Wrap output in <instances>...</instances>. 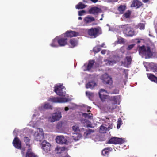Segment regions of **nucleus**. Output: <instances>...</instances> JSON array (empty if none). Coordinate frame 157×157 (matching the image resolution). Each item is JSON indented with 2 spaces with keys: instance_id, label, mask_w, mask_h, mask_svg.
Instances as JSON below:
<instances>
[{
  "instance_id": "nucleus-1",
  "label": "nucleus",
  "mask_w": 157,
  "mask_h": 157,
  "mask_svg": "<svg viewBox=\"0 0 157 157\" xmlns=\"http://www.w3.org/2000/svg\"><path fill=\"white\" fill-rule=\"evenodd\" d=\"M88 34L91 37L95 38L101 33V30L99 28L92 27L87 30Z\"/></svg>"
},
{
  "instance_id": "nucleus-2",
  "label": "nucleus",
  "mask_w": 157,
  "mask_h": 157,
  "mask_svg": "<svg viewBox=\"0 0 157 157\" xmlns=\"http://www.w3.org/2000/svg\"><path fill=\"white\" fill-rule=\"evenodd\" d=\"M48 101L53 103H63L68 101V99L66 98L52 97L48 98Z\"/></svg>"
},
{
  "instance_id": "nucleus-3",
  "label": "nucleus",
  "mask_w": 157,
  "mask_h": 157,
  "mask_svg": "<svg viewBox=\"0 0 157 157\" xmlns=\"http://www.w3.org/2000/svg\"><path fill=\"white\" fill-rule=\"evenodd\" d=\"M62 117L61 112H58L52 114L48 119V121L52 122L59 120Z\"/></svg>"
},
{
  "instance_id": "nucleus-4",
  "label": "nucleus",
  "mask_w": 157,
  "mask_h": 157,
  "mask_svg": "<svg viewBox=\"0 0 157 157\" xmlns=\"http://www.w3.org/2000/svg\"><path fill=\"white\" fill-rule=\"evenodd\" d=\"M101 79L104 84L111 86L113 84L112 78L109 77L107 74L102 75L101 77Z\"/></svg>"
},
{
  "instance_id": "nucleus-5",
  "label": "nucleus",
  "mask_w": 157,
  "mask_h": 157,
  "mask_svg": "<svg viewBox=\"0 0 157 157\" xmlns=\"http://www.w3.org/2000/svg\"><path fill=\"white\" fill-rule=\"evenodd\" d=\"M41 146L42 149L45 153H48L50 151L51 145L49 143L44 140L42 142Z\"/></svg>"
},
{
  "instance_id": "nucleus-6",
  "label": "nucleus",
  "mask_w": 157,
  "mask_h": 157,
  "mask_svg": "<svg viewBox=\"0 0 157 157\" xmlns=\"http://www.w3.org/2000/svg\"><path fill=\"white\" fill-rule=\"evenodd\" d=\"M62 86H58L54 87V91L56 94L60 96H65L66 92L63 91Z\"/></svg>"
},
{
  "instance_id": "nucleus-7",
  "label": "nucleus",
  "mask_w": 157,
  "mask_h": 157,
  "mask_svg": "<svg viewBox=\"0 0 157 157\" xmlns=\"http://www.w3.org/2000/svg\"><path fill=\"white\" fill-rule=\"evenodd\" d=\"M123 143V140L122 138L113 137L109 140L108 142L109 144H121Z\"/></svg>"
},
{
  "instance_id": "nucleus-8",
  "label": "nucleus",
  "mask_w": 157,
  "mask_h": 157,
  "mask_svg": "<svg viewBox=\"0 0 157 157\" xmlns=\"http://www.w3.org/2000/svg\"><path fill=\"white\" fill-rule=\"evenodd\" d=\"M13 144L16 148L21 149V143L18 137H16L14 138L13 141Z\"/></svg>"
},
{
  "instance_id": "nucleus-9",
  "label": "nucleus",
  "mask_w": 157,
  "mask_h": 157,
  "mask_svg": "<svg viewBox=\"0 0 157 157\" xmlns=\"http://www.w3.org/2000/svg\"><path fill=\"white\" fill-rule=\"evenodd\" d=\"M107 93V91L104 89H101L100 90L99 92V95L101 100L103 102L105 101L106 99L107 98L108 96L107 95H105L104 92Z\"/></svg>"
},
{
  "instance_id": "nucleus-10",
  "label": "nucleus",
  "mask_w": 157,
  "mask_h": 157,
  "mask_svg": "<svg viewBox=\"0 0 157 157\" xmlns=\"http://www.w3.org/2000/svg\"><path fill=\"white\" fill-rule=\"evenodd\" d=\"M56 142L61 144H66L67 140L63 136H58L56 139Z\"/></svg>"
},
{
  "instance_id": "nucleus-11",
  "label": "nucleus",
  "mask_w": 157,
  "mask_h": 157,
  "mask_svg": "<svg viewBox=\"0 0 157 157\" xmlns=\"http://www.w3.org/2000/svg\"><path fill=\"white\" fill-rule=\"evenodd\" d=\"M65 35L67 37H71L78 36L79 35V33L78 32L70 30L66 32Z\"/></svg>"
},
{
  "instance_id": "nucleus-12",
  "label": "nucleus",
  "mask_w": 157,
  "mask_h": 157,
  "mask_svg": "<svg viewBox=\"0 0 157 157\" xmlns=\"http://www.w3.org/2000/svg\"><path fill=\"white\" fill-rule=\"evenodd\" d=\"M58 44L60 46H63L68 44L67 39L65 38H58Z\"/></svg>"
},
{
  "instance_id": "nucleus-13",
  "label": "nucleus",
  "mask_w": 157,
  "mask_h": 157,
  "mask_svg": "<svg viewBox=\"0 0 157 157\" xmlns=\"http://www.w3.org/2000/svg\"><path fill=\"white\" fill-rule=\"evenodd\" d=\"M115 104H111L110 102L107 101V103L105 105V107L109 111H111L116 108L117 106Z\"/></svg>"
},
{
  "instance_id": "nucleus-14",
  "label": "nucleus",
  "mask_w": 157,
  "mask_h": 157,
  "mask_svg": "<svg viewBox=\"0 0 157 157\" xmlns=\"http://www.w3.org/2000/svg\"><path fill=\"white\" fill-rule=\"evenodd\" d=\"M118 97V96L109 97L107 101L110 102L111 104L116 105L117 103V99Z\"/></svg>"
},
{
  "instance_id": "nucleus-15",
  "label": "nucleus",
  "mask_w": 157,
  "mask_h": 157,
  "mask_svg": "<svg viewBox=\"0 0 157 157\" xmlns=\"http://www.w3.org/2000/svg\"><path fill=\"white\" fill-rule=\"evenodd\" d=\"M25 157H38V156L33 152L31 148H29L26 152Z\"/></svg>"
},
{
  "instance_id": "nucleus-16",
  "label": "nucleus",
  "mask_w": 157,
  "mask_h": 157,
  "mask_svg": "<svg viewBox=\"0 0 157 157\" xmlns=\"http://www.w3.org/2000/svg\"><path fill=\"white\" fill-rule=\"evenodd\" d=\"M120 28L122 29L123 33L125 34H126L127 33L131 28V27L128 24L121 25L120 26Z\"/></svg>"
},
{
  "instance_id": "nucleus-17",
  "label": "nucleus",
  "mask_w": 157,
  "mask_h": 157,
  "mask_svg": "<svg viewBox=\"0 0 157 157\" xmlns=\"http://www.w3.org/2000/svg\"><path fill=\"white\" fill-rule=\"evenodd\" d=\"M112 151V149L111 147H106L102 150L101 153L104 156L108 157Z\"/></svg>"
},
{
  "instance_id": "nucleus-18",
  "label": "nucleus",
  "mask_w": 157,
  "mask_h": 157,
  "mask_svg": "<svg viewBox=\"0 0 157 157\" xmlns=\"http://www.w3.org/2000/svg\"><path fill=\"white\" fill-rule=\"evenodd\" d=\"M101 11V9L97 7L91 8L89 10V13L90 14H96L98 13Z\"/></svg>"
},
{
  "instance_id": "nucleus-19",
  "label": "nucleus",
  "mask_w": 157,
  "mask_h": 157,
  "mask_svg": "<svg viewBox=\"0 0 157 157\" xmlns=\"http://www.w3.org/2000/svg\"><path fill=\"white\" fill-rule=\"evenodd\" d=\"M83 21L84 23L88 24L94 21L95 19L93 17L88 16L84 18Z\"/></svg>"
},
{
  "instance_id": "nucleus-20",
  "label": "nucleus",
  "mask_w": 157,
  "mask_h": 157,
  "mask_svg": "<svg viewBox=\"0 0 157 157\" xmlns=\"http://www.w3.org/2000/svg\"><path fill=\"white\" fill-rule=\"evenodd\" d=\"M142 2L139 1L138 0H134L133 1V3L131 4V7H135L136 8H139L142 5Z\"/></svg>"
},
{
  "instance_id": "nucleus-21",
  "label": "nucleus",
  "mask_w": 157,
  "mask_h": 157,
  "mask_svg": "<svg viewBox=\"0 0 157 157\" xmlns=\"http://www.w3.org/2000/svg\"><path fill=\"white\" fill-rule=\"evenodd\" d=\"M132 59L131 56H126L125 59L124 65H129L132 63Z\"/></svg>"
},
{
  "instance_id": "nucleus-22",
  "label": "nucleus",
  "mask_w": 157,
  "mask_h": 157,
  "mask_svg": "<svg viewBox=\"0 0 157 157\" xmlns=\"http://www.w3.org/2000/svg\"><path fill=\"white\" fill-rule=\"evenodd\" d=\"M69 43L70 44V47L71 48L74 47L78 44V41L75 38L71 39L69 41Z\"/></svg>"
},
{
  "instance_id": "nucleus-23",
  "label": "nucleus",
  "mask_w": 157,
  "mask_h": 157,
  "mask_svg": "<svg viewBox=\"0 0 157 157\" xmlns=\"http://www.w3.org/2000/svg\"><path fill=\"white\" fill-rule=\"evenodd\" d=\"M96 85V84L94 81H92L89 82L86 84V87L87 89L88 88H93Z\"/></svg>"
},
{
  "instance_id": "nucleus-24",
  "label": "nucleus",
  "mask_w": 157,
  "mask_h": 157,
  "mask_svg": "<svg viewBox=\"0 0 157 157\" xmlns=\"http://www.w3.org/2000/svg\"><path fill=\"white\" fill-rule=\"evenodd\" d=\"M126 9V6L125 5H120L118 7L117 10L121 14L123 13Z\"/></svg>"
},
{
  "instance_id": "nucleus-25",
  "label": "nucleus",
  "mask_w": 157,
  "mask_h": 157,
  "mask_svg": "<svg viewBox=\"0 0 157 157\" xmlns=\"http://www.w3.org/2000/svg\"><path fill=\"white\" fill-rule=\"evenodd\" d=\"M147 50V47L146 48L144 45L142 46H139V53L140 54L144 55L146 53V51Z\"/></svg>"
},
{
  "instance_id": "nucleus-26",
  "label": "nucleus",
  "mask_w": 157,
  "mask_h": 157,
  "mask_svg": "<svg viewBox=\"0 0 157 157\" xmlns=\"http://www.w3.org/2000/svg\"><path fill=\"white\" fill-rule=\"evenodd\" d=\"M147 76L149 79L157 83V77L151 74H147Z\"/></svg>"
},
{
  "instance_id": "nucleus-27",
  "label": "nucleus",
  "mask_w": 157,
  "mask_h": 157,
  "mask_svg": "<svg viewBox=\"0 0 157 157\" xmlns=\"http://www.w3.org/2000/svg\"><path fill=\"white\" fill-rule=\"evenodd\" d=\"M65 147L57 146L55 148V151L57 152V153L60 154L62 153L65 150Z\"/></svg>"
},
{
  "instance_id": "nucleus-28",
  "label": "nucleus",
  "mask_w": 157,
  "mask_h": 157,
  "mask_svg": "<svg viewBox=\"0 0 157 157\" xmlns=\"http://www.w3.org/2000/svg\"><path fill=\"white\" fill-rule=\"evenodd\" d=\"M149 67L151 70L157 74V66L155 65L153 63H151L149 64Z\"/></svg>"
},
{
  "instance_id": "nucleus-29",
  "label": "nucleus",
  "mask_w": 157,
  "mask_h": 157,
  "mask_svg": "<svg viewBox=\"0 0 157 157\" xmlns=\"http://www.w3.org/2000/svg\"><path fill=\"white\" fill-rule=\"evenodd\" d=\"M95 61L94 60H90L89 61L87 67V70L88 71L90 70L92 67Z\"/></svg>"
},
{
  "instance_id": "nucleus-30",
  "label": "nucleus",
  "mask_w": 157,
  "mask_h": 157,
  "mask_svg": "<svg viewBox=\"0 0 157 157\" xmlns=\"http://www.w3.org/2000/svg\"><path fill=\"white\" fill-rule=\"evenodd\" d=\"M144 55H147L149 58L152 56V53L151 51L150 48L149 47L147 46V47L146 53Z\"/></svg>"
},
{
  "instance_id": "nucleus-31",
  "label": "nucleus",
  "mask_w": 157,
  "mask_h": 157,
  "mask_svg": "<svg viewBox=\"0 0 157 157\" xmlns=\"http://www.w3.org/2000/svg\"><path fill=\"white\" fill-rule=\"evenodd\" d=\"M135 34V32L132 28H131L125 34L127 36L132 37Z\"/></svg>"
},
{
  "instance_id": "nucleus-32",
  "label": "nucleus",
  "mask_w": 157,
  "mask_h": 157,
  "mask_svg": "<svg viewBox=\"0 0 157 157\" xmlns=\"http://www.w3.org/2000/svg\"><path fill=\"white\" fill-rule=\"evenodd\" d=\"M86 6V5L83 4L81 2H80L76 6L75 8L78 9H81L84 8Z\"/></svg>"
},
{
  "instance_id": "nucleus-33",
  "label": "nucleus",
  "mask_w": 157,
  "mask_h": 157,
  "mask_svg": "<svg viewBox=\"0 0 157 157\" xmlns=\"http://www.w3.org/2000/svg\"><path fill=\"white\" fill-rule=\"evenodd\" d=\"M24 140L26 144V146H27L29 148H31L30 147V140L29 138L27 137H25L24 138Z\"/></svg>"
},
{
  "instance_id": "nucleus-34",
  "label": "nucleus",
  "mask_w": 157,
  "mask_h": 157,
  "mask_svg": "<svg viewBox=\"0 0 157 157\" xmlns=\"http://www.w3.org/2000/svg\"><path fill=\"white\" fill-rule=\"evenodd\" d=\"M57 43H58V38H56L53 40L52 43L50 44V45L52 47H57L58 46Z\"/></svg>"
},
{
  "instance_id": "nucleus-35",
  "label": "nucleus",
  "mask_w": 157,
  "mask_h": 157,
  "mask_svg": "<svg viewBox=\"0 0 157 157\" xmlns=\"http://www.w3.org/2000/svg\"><path fill=\"white\" fill-rule=\"evenodd\" d=\"M43 139V136L41 134L38 133L36 136L35 140L37 141L40 142Z\"/></svg>"
},
{
  "instance_id": "nucleus-36",
  "label": "nucleus",
  "mask_w": 157,
  "mask_h": 157,
  "mask_svg": "<svg viewBox=\"0 0 157 157\" xmlns=\"http://www.w3.org/2000/svg\"><path fill=\"white\" fill-rule=\"evenodd\" d=\"M131 14L130 10H127L124 14L123 16L126 18H129Z\"/></svg>"
},
{
  "instance_id": "nucleus-37",
  "label": "nucleus",
  "mask_w": 157,
  "mask_h": 157,
  "mask_svg": "<svg viewBox=\"0 0 157 157\" xmlns=\"http://www.w3.org/2000/svg\"><path fill=\"white\" fill-rule=\"evenodd\" d=\"M43 109H52V106L49 103H47L42 106Z\"/></svg>"
},
{
  "instance_id": "nucleus-38",
  "label": "nucleus",
  "mask_w": 157,
  "mask_h": 157,
  "mask_svg": "<svg viewBox=\"0 0 157 157\" xmlns=\"http://www.w3.org/2000/svg\"><path fill=\"white\" fill-rule=\"evenodd\" d=\"M117 42L118 44H124L125 42V39L121 37L118 38Z\"/></svg>"
},
{
  "instance_id": "nucleus-39",
  "label": "nucleus",
  "mask_w": 157,
  "mask_h": 157,
  "mask_svg": "<svg viewBox=\"0 0 157 157\" xmlns=\"http://www.w3.org/2000/svg\"><path fill=\"white\" fill-rule=\"evenodd\" d=\"M103 46H97L95 47L93 49V51L95 53H97L100 51L101 49V48Z\"/></svg>"
},
{
  "instance_id": "nucleus-40",
  "label": "nucleus",
  "mask_w": 157,
  "mask_h": 157,
  "mask_svg": "<svg viewBox=\"0 0 157 157\" xmlns=\"http://www.w3.org/2000/svg\"><path fill=\"white\" fill-rule=\"evenodd\" d=\"M107 128L101 125L100 127L99 131L101 133H104L106 131Z\"/></svg>"
},
{
  "instance_id": "nucleus-41",
  "label": "nucleus",
  "mask_w": 157,
  "mask_h": 157,
  "mask_svg": "<svg viewBox=\"0 0 157 157\" xmlns=\"http://www.w3.org/2000/svg\"><path fill=\"white\" fill-rule=\"evenodd\" d=\"M73 130L75 132H77L79 131V127L76 125L72 127Z\"/></svg>"
},
{
  "instance_id": "nucleus-42",
  "label": "nucleus",
  "mask_w": 157,
  "mask_h": 157,
  "mask_svg": "<svg viewBox=\"0 0 157 157\" xmlns=\"http://www.w3.org/2000/svg\"><path fill=\"white\" fill-rule=\"evenodd\" d=\"M122 121L121 118L118 119L117 123V128L119 129L120 128L121 125L122 124Z\"/></svg>"
},
{
  "instance_id": "nucleus-43",
  "label": "nucleus",
  "mask_w": 157,
  "mask_h": 157,
  "mask_svg": "<svg viewBox=\"0 0 157 157\" xmlns=\"http://www.w3.org/2000/svg\"><path fill=\"white\" fill-rule=\"evenodd\" d=\"M62 126V123L61 122H59L57 124L56 127V128L58 129H60Z\"/></svg>"
},
{
  "instance_id": "nucleus-44",
  "label": "nucleus",
  "mask_w": 157,
  "mask_h": 157,
  "mask_svg": "<svg viewBox=\"0 0 157 157\" xmlns=\"http://www.w3.org/2000/svg\"><path fill=\"white\" fill-rule=\"evenodd\" d=\"M138 28L140 30H144V29L145 25L143 23H140L138 25Z\"/></svg>"
},
{
  "instance_id": "nucleus-45",
  "label": "nucleus",
  "mask_w": 157,
  "mask_h": 157,
  "mask_svg": "<svg viewBox=\"0 0 157 157\" xmlns=\"http://www.w3.org/2000/svg\"><path fill=\"white\" fill-rule=\"evenodd\" d=\"M86 95L89 98L93 97L94 96L93 93L90 92L86 91Z\"/></svg>"
},
{
  "instance_id": "nucleus-46",
  "label": "nucleus",
  "mask_w": 157,
  "mask_h": 157,
  "mask_svg": "<svg viewBox=\"0 0 157 157\" xmlns=\"http://www.w3.org/2000/svg\"><path fill=\"white\" fill-rule=\"evenodd\" d=\"M86 12V11L84 10L79 11L78 12V15L82 16L84 15V14Z\"/></svg>"
},
{
  "instance_id": "nucleus-47",
  "label": "nucleus",
  "mask_w": 157,
  "mask_h": 157,
  "mask_svg": "<svg viewBox=\"0 0 157 157\" xmlns=\"http://www.w3.org/2000/svg\"><path fill=\"white\" fill-rule=\"evenodd\" d=\"M135 44H132L131 45H130L128 46L127 48V49L128 50H129L131 49H132L133 47L135 46Z\"/></svg>"
},
{
  "instance_id": "nucleus-48",
  "label": "nucleus",
  "mask_w": 157,
  "mask_h": 157,
  "mask_svg": "<svg viewBox=\"0 0 157 157\" xmlns=\"http://www.w3.org/2000/svg\"><path fill=\"white\" fill-rule=\"evenodd\" d=\"M86 134L87 135L90 134L91 133H93L94 132V130H92L91 129H89L87 130L86 131Z\"/></svg>"
},
{
  "instance_id": "nucleus-49",
  "label": "nucleus",
  "mask_w": 157,
  "mask_h": 157,
  "mask_svg": "<svg viewBox=\"0 0 157 157\" xmlns=\"http://www.w3.org/2000/svg\"><path fill=\"white\" fill-rule=\"evenodd\" d=\"M120 51L121 52V53L123 54L125 52V49L124 46L121 47V48L120 49Z\"/></svg>"
},
{
  "instance_id": "nucleus-50",
  "label": "nucleus",
  "mask_w": 157,
  "mask_h": 157,
  "mask_svg": "<svg viewBox=\"0 0 157 157\" xmlns=\"http://www.w3.org/2000/svg\"><path fill=\"white\" fill-rule=\"evenodd\" d=\"M119 93V90L117 89H115L113 91V92L112 93L114 94H117Z\"/></svg>"
},
{
  "instance_id": "nucleus-51",
  "label": "nucleus",
  "mask_w": 157,
  "mask_h": 157,
  "mask_svg": "<svg viewBox=\"0 0 157 157\" xmlns=\"http://www.w3.org/2000/svg\"><path fill=\"white\" fill-rule=\"evenodd\" d=\"M82 115L84 117L86 118L88 116V114L87 113H83Z\"/></svg>"
},
{
  "instance_id": "nucleus-52",
  "label": "nucleus",
  "mask_w": 157,
  "mask_h": 157,
  "mask_svg": "<svg viewBox=\"0 0 157 157\" xmlns=\"http://www.w3.org/2000/svg\"><path fill=\"white\" fill-rule=\"evenodd\" d=\"M106 52V50H102L101 51V53L102 54H105Z\"/></svg>"
},
{
  "instance_id": "nucleus-53",
  "label": "nucleus",
  "mask_w": 157,
  "mask_h": 157,
  "mask_svg": "<svg viewBox=\"0 0 157 157\" xmlns=\"http://www.w3.org/2000/svg\"><path fill=\"white\" fill-rule=\"evenodd\" d=\"M92 114H91V115H88V117H87V118H88L89 119H92Z\"/></svg>"
},
{
  "instance_id": "nucleus-54",
  "label": "nucleus",
  "mask_w": 157,
  "mask_h": 157,
  "mask_svg": "<svg viewBox=\"0 0 157 157\" xmlns=\"http://www.w3.org/2000/svg\"><path fill=\"white\" fill-rule=\"evenodd\" d=\"M90 0L94 3H95L98 1V0Z\"/></svg>"
},
{
  "instance_id": "nucleus-55",
  "label": "nucleus",
  "mask_w": 157,
  "mask_h": 157,
  "mask_svg": "<svg viewBox=\"0 0 157 157\" xmlns=\"http://www.w3.org/2000/svg\"><path fill=\"white\" fill-rule=\"evenodd\" d=\"M25 151V148H22V151H21V153L22 154H24V151Z\"/></svg>"
},
{
  "instance_id": "nucleus-56",
  "label": "nucleus",
  "mask_w": 157,
  "mask_h": 157,
  "mask_svg": "<svg viewBox=\"0 0 157 157\" xmlns=\"http://www.w3.org/2000/svg\"><path fill=\"white\" fill-rule=\"evenodd\" d=\"M65 110L66 111H68V110H69V108H68V107H66L65 108Z\"/></svg>"
},
{
  "instance_id": "nucleus-57",
  "label": "nucleus",
  "mask_w": 157,
  "mask_h": 157,
  "mask_svg": "<svg viewBox=\"0 0 157 157\" xmlns=\"http://www.w3.org/2000/svg\"><path fill=\"white\" fill-rule=\"evenodd\" d=\"M136 40H138L136 42L137 44H139L140 43L141 41L140 40H139V39H136Z\"/></svg>"
},
{
  "instance_id": "nucleus-58",
  "label": "nucleus",
  "mask_w": 157,
  "mask_h": 157,
  "mask_svg": "<svg viewBox=\"0 0 157 157\" xmlns=\"http://www.w3.org/2000/svg\"><path fill=\"white\" fill-rule=\"evenodd\" d=\"M149 0H143V2L144 3H147Z\"/></svg>"
},
{
  "instance_id": "nucleus-59",
  "label": "nucleus",
  "mask_w": 157,
  "mask_h": 157,
  "mask_svg": "<svg viewBox=\"0 0 157 157\" xmlns=\"http://www.w3.org/2000/svg\"><path fill=\"white\" fill-rule=\"evenodd\" d=\"M112 63V61H108V63L109 65H110Z\"/></svg>"
},
{
  "instance_id": "nucleus-60",
  "label": "nucleus",
  "mask_w": 157,
  "mask_h": 157,
  "mask_svg": "<svg viewBox=\"0 0 157 157\" xmlns=\"http://www.w3.org/2000/svg\"><path fill=\"white\" fill-rule=\"evenodd\" d=\"M78 19L79 20H82V18L81 17H79Z\"/></svg>"
},
{
  "instance_id": "nucleus-61",
  "label": "nucleus",
  "mask_w": 157,
  "mask_h": 157,
  "mask_svg": "<svg viewBox=\"0 0 157 157\" xmlns=\"http://www.w3.org/2000/svg\"><path fill=\"white\" fill-rule=\"evenodd\" d=\"M64 157H70V156H65Z\"/></svg>"
},
{
  "instance_id": "nucleus-62",
  "label": "nucleus",
  "mask_w": 157,
  "mask_h": 157,
  "mask_svg": "<svg viewBox=\"0 0 157 157\" xmlns=\"http://www.w3.org/2000/svg\"><path fill=\"white\" fill-rule=\"evenodd\" d=\"M90 108H91V107H89V108H88V109H90Z\"/></svg>"
},
{
  "instance_id": "nucleus-63",
  "label": "nucleus",
  "mask_w": 157,
  "mask_h": 157,
  "mask_svg": "<svg viewBox=\"0 0 157 157\" xmlns=\"http://www.w3.org/2000/svg\"><path fill=\"white\" fill-rule=\"evenodd\" d=\"M88 127H91L89 125L87 126Z\"/></svg>"
},
{
  "instance_id": "nucleus-64",
  "label": "nucleus",
  "mask_w": 157,
  "mask_h": 157,
  "mask_svg": "<svg viewBox=\"0 0 157 157\" xmlns=\"http://www.w3.org/2000/svg\"><path fill=\"white\" fill-rule=\"evenodd\" d=\"M90 110H87V112H90Z\"/></svg>"
}]
</instances>
